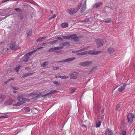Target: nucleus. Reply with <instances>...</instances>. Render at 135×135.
<instances>
[{
    "label": "nucleus",
    "instance_id": "f257e3e1",
    "mask_svg": "<svg viewBox=\"0 0 135 135\" xmlns=\"http://www.w3.org/2000/svg\"><path fill=\"white\" fill-rule=\"evenodd\" d=\"M37 51V50H34L31 52L26 53L24 56V59L23 61L27 62L28 61L30 57L33 54V53Z\"/></svg>",
    "mask_w": 135,
    "mask_h": 135
},
{
    "label": "nucleus",
    "instance_id": "f03ea898",
    "mask_svg": "<svg viewBox=\"0 0 135 135\" xmlns=\"http://www.w3.org/2000/svg\"><path fill=\"white\" fill-rule=\"evenodd\" d=\"M96 42L98 47L102 46L106 42L105 40L104 39H97Z\"/></svg>",
    "mask_w": 135,
    "mask_h": 135
},
{
    "label": "nucleus",
    "instance_id": "7ed1b4c3",
    "mask_svg": "<svg viewBox=\"0 0 135 135\" xmlns=\"http://www.w3.org/2000/svg\"><path fill=\"white\" fill-rule=\"evenodd\" d=\"M127 118L128 123H131L133 122V118H135L134 115L133 113L128 114L127 115Z\"/></svg>",
    "mask_w": 135,
    "mask_h": 135
},
{
    "label": "nucleus",
    "instance_id": "20e7f679",
    "mask_svg": "<svg viewBox=\"0 0 135 135\" xmlns=\"http://www.w3.org/2000/svg\"><path fill=\"white\" fill-rule=\"evenodd\" d=\"M92 64L91 61H85L80 62L79 63V65L84 66L87 67L90 66Z\"/></svg>",
    "mask_w": 135,
    "mask_h": 135
},
{
    "label": "nucleus",
    "instance_id": "39448f33",
    "mask_svg": "<svg viewBox=\"0 0 135 135\" xmlns=\"http://www.w3.org/2000/svg\"><path fill=\"white\" fill-rule=\"evenodd\" d=\"M66 11L70 15H73L77 11L74 8H72L67 9Z\"/></svg>",
    "mask_w": 135,
    "mask_h": 135
},
{
    "label": "nucleus",
    "instance_id": "423d86ee",
    "mask_svg": "<svg viewBox=\"0 0 135 135\" xmlns=\"http://www.w3.org/2000/svg\"><path fill=\"white\" fill-rule=\"evenodd\" d=\"M70 40H73L76 42H78L80 40V38L77 37L76 34H73L70 36Z\"/></svg>",
    "mask_w": 135,
    "mask_h": 135
},
{
    "label": "nucleus",
    "instance_id": "0eeeda50",
    "mask_svg": "<svg viewBox=\"0 0 135 135\" xmlns=\"http://www.w3.org/2000/svg\"><path fill=\"white\" fill-rule=\"evenodd\" d=\"M10 48L12 50H14L16 49H20L19 46L18 45L16 44L15 43L12 44L10 47Z\"/></svg>",
    "mask_w": 135,
    "mask_h": 135
},
{
    "label": "nucleus",
    "instance_id": "6e6552de",
    "mask_svg": "<svg viewBox=\"0 0 135 135\" xmlns=\"http://www.w3.org/2000/svg\"><path fill=\"white\" fill-rule=\"evenodd\" d=\"M86 1H84L83 0L82 1V3H83V4L81 9V13H83L86 9Z\"/></svg>",
    "mask_w": 135,
    "mask_h": 135
},
{
    "label": "nucleus",
    "instance_id": "1a4fd4ad",
    "mask_svg": "<svg viewBox=\"0 0 135 135\" xmlns=\"http://www.w3.org/2000/svg\"><path fill=\"white\" fill-rule=\"evenodd\" d=\"M13 100L12 98H10L6 100L4 103L5 105H9L12 104Z\"/></svg>",
    "mask_w": 135,
    "mask_h": 135
},
{
    "label": "nucleus",
    "instance_id": "9d476101",
    "mask_svg": "<svg viewBox=\"0 0 135 135\" xmlns=\"http://www.w3.org/2000/svg\"><path fill=\"white\" fill-rule=\"evenodd\" d=\"M88 53L89 54L96 55L100 53L101 52V51H93L88 50Z\"/></svg>",
    "mask_w": 135,
    "mask_h": 135
},
{
    "label": "nucleus",
    "instance_id": "9b49d317",
    "mask_svg": "<svg viewBox=\"0 0 135 135\" xmlns=\"http://www.w3.org/2000/svg\"><path fill=\"white\" fill-rule=\"evenodd\" d=\"M17 99L21 103V104H23L25 103V101L27 100L26 99L23 98L22 97H19Z\"/></svg>",
    "mask_w": 135,
    "mask_h": 135
},
{
    "label": "nucleus",
    "instance_id": "f8f14e48",
    "mask_svg": "<svg viewBox=\"0 0 135 135\" xmlns=\"http://www.w3.org/2000/svg\"><path fill=\"white\" fill-rule=\"evenodd\" d=\"M22 110L25 113H26L30 112V109L29 107H28L23 108Z\"/></svg>",
    "mask_w": 135,
    "mask_h": 135
},
{
    "label": "nucleus",
    "instance_id": "ddd939ff",
    "mask_svg": "<svg viewBox=\"0 0 135 135\" xmlns=\"http://www.w3.org/2000/svg\"><path fill=\"white\" fill-rule=\"evenodd\" d=\"M56 92V91L55 90L52 89L51 90L50 93H47L45 95H43L42 96V97L44 98L46 96L49 95L50 94H53L55 93Z\"/></svg>",
    "mask_w": 135,
    "mask_h": 135
},
{
    "label": "nucleus",
    "instance_id": "4468645a",
    "mask_svg": "<svg viewBox=\"0 0 135 135\" xmlns=\"http://www.w3.org/2000/svg\"><path fill=\"white\" fill-rule=\"evenodd\" d=\"M78 73L75 72L73 73L70 75V76L71 79H75L77 77V75Z\"/></svg>",
    "mask_w": 135,
    "mask_h": 135
},
{
    "label": "nucleus",
    "instance_id": "2eb2a0df",
    "mask_svg": "<svg viewBox=\"0 0 135 135\" xmlns=\"http://www.w3.org/2000/svg\"><path fill=\"white\" fill-rule=\"evenodd\" d=\"M114 49L112 48H109L108 49V51L110 54H113L114 52Z\"/></svg>",
    "mask_w": 135,
    "mask_h": 135
},
{
    "label": "nucleus",
    "instance_id": "dca6fc26",
    "mask_svg": "<svg viewBox=\"0 0 135 135\" xmlns=\"http://www.w3.org/2000/svg\"><path fill=\"white\" fill-rule=\"evenodd\" d=\"M106 135H112L113 132L112 130L108 129H107L105 132Z\"/></svg>",
    "mask_w": 135,
    "mask_h": 135
},
{
    "label": "nucleus",
    "instance_id": "f3484780",
    "mask_svg": "<svg viewBox=\"0 0 135 135\" xmlns=\"http://www.w3.org/2000/svg\"><path fill=\"white\" fill-rule=\"evenodd\" d=\"M102 4V3L100 2L96 3L95 4L93 5V8H98L100 7Z\"/></svg>",
    "mask_w": 135,
    "mask_h": 135
},
{
    "label": "nucleus",
    "instance_id": "a211bd4d",
    "mask_svg": "<svg viewBox=\"0 0 135 135\" xmlns=\"http://www.w3.org/2000/svg\"><path fill=\"white\" fill-rule=\"evenodd\" d=\"M121 108V104H118L116 106L115 110L119 112Z\"/></svg>",
    "mask_w": 135,
    "mask_h": 135
},
{
    "label": "nucleus",
    "instance_id": "6ab92c4d",
    "mask_svg": "<svg viewBox=\"0 0 135 135\" xmlns=\"http://www.w3.org/2000/svg\"><path fill=\"white\" fill-rule=\"evenodd\" d=\"M126 85L125 84L121 85L118 88V91H122L125 88Z\"/></svg>",
    "mask_w": 135,
    "mask_h": 135
},
{
    "label": "nucleus",
    "instance_id": "aec40b11",
    "mask_svg": "<svg viewBox=\"0 0 135 135\" xmlns=\"http://www.w3.org/2000/svg\"><path fill=\"white\" fill-rule=\"evenodd\" d=\"M88 52V51H86L84 52L77 53V54L76 55H77L78 56L85 55L88 54H89Z\"/></svg>",
    "mask_w": 135,
    "mask_h": 135
},
{
    "label": "nucleus",
    "instance_id": "412c9836",
    "mask_svg": "<svg viewBox=\"0 0 135 135\" xmlns=\"http://www.w3.org/2000/svg\"><path fill=\"white\" fill-rule=\"evenodd\" d=\"M31 111L32 113L34 114H36L39 112L38 110L36 108H33L31 109Z\"/></svg>",
    "mask_w": 135,
    "mask_h": 135
},
{
    "label": "nucleus",
    "instance_id": "4be33fe9",
    "mask_svg": "<svg viewBox=\"0 0 135 135\" xmlns=\"http://www.w3.org/2000/svg\"><path fill=\"white\" fill-rule=\"evenodd\" d=\"M75 59V57L67 59L64 60V62H68L72 61Z\"/></svg>",
    "mask_w": 135,
    "mask_h": 135
},
{
    "label": "nucleus",
    "instance_id": "5701e85b",
    "mask_svg": "<svg viewBox=\"0 0 135 135\" xmlns=\"http://www.w3.org/2000/svg\"><path fill=\"white\" fill-rule=\"evenodd\" d=\"M97 67L94 66V67L93 68L91 69L89 72V74H91L93 73L94 72H95V70L97 69Z\"/></svg>",
    "mask_w": 135,
    "mask_h": 135
},
{
    "label": "nucleus",
    "instance_id": "b1692460",
    "mask_svg": "<svg viewBox=\"0 0 135 135\" xmlns=\"http://www.w3.org/2000/svg\"><path fill=\"white\" fill-rule=\"evenodd\" d=\"M68 26V24L67 22H65L61 24V26L62 28H66Z\"/></svg>",
    "mask_w": 135,
    "mask_h": 135
},
{
    "label": "nucleus",
    "instance_id": "393cba45",
    "mask_svg": "<svg viewBox=\"0 0 135 135\" xmlns=\"http://www.w3.org/2000/svg\"><path fill=\"white\" fill-rule=\"evenodd\" d=\"M35 73H25L23 74V77H25L27 76H28L31 75H32L33 74Z\"/></svg>",
    "mask_w": 135,
    "mask_h": 135
},
{
    "label": "nucleus",
    "instance_id": "a878e982",
    "mask_svg": "<svg viewBox=\"0 0 135 135\" xmlns=\"http://www.w3.org/2000/svg\"><path fill=\"white\" fill-rule=\"evenodd\" d=\"M88 48H89V47L88 46L87 47H85L84 48H83L82 49H81L78 50H77V51H76V52L82 51H84L85 50H86L88 49Z\"/></svg>",
    "mask_w": 135,
    "mask_h": 135
},
{
    "label": "nucleus",
    "instance_id": "bb28decb",
    "mask_svg": "<svg viewBox=\"0 0 135 135\" xmlns=\"http://www.w3.org/2000/svg\"><path fill=\"white\" fill-rule=\"evenodd\" d=\"M88 48H89V47L88 46L87 47H85L84 48H83L82 49H81L78 50H77V51H76V52L82 51H84L85 50H86L88 49Z\"/></svg>",
    "mask_w": 135,
    "mask_h": 135
},
{
    "label": "nucleus",
    "instance_id": "cd10ccee",
    "mask_svg": "<svg viewBox=\"0 0 135 135\" xmlns=\"http://www.w3.org/2000/svg\"><path fill=\"white\" fill-rule=\"evenodd\" d=\"M60 46L55 47V50H60L63 48L62 45L61 44H59Z\"/></svg>",
    "mask_w": 135,
    "mask_h": 135
},
{
    "label": "nucleus",
    "instance_id": "c85d7f7f",
    "mask_svg": "<svg viewBox=\"0 0 135 135\" xmlns=\"http://www.w3.org/2000/svg\"><path fill=\"white\" fill-rule=\"evenodd\" d=\"M101 122L99 120H98L96 121L95 123L96 127H99L101 125Z\"/></svg>",
    "mask_w": 135,
    "mask_h": 135
},
{
    "label": "nucleus",
    "instance_id": "c756f323",
    "mask_svg": "<svg viewBox=\"0 0 135 135\" xmlns=\"http://www.w3.org/2000/svg\"><path fill=\"white\" fill-rule=\"evenodd\" d=\"M46 37H42L39 38L37 40V42H41L44 39H45Z\"/></svg>",
    "mask_w": 135,
    "mask_h": 135
},
{
    "label": "nucleus",
    "instance_id": "7c9ffc66",
    "mask_svg": "<svg viewBox=\"0 0 135 135\" xmlns=\"http://www.w3.org/2000/svg\"><path fill=\"white\" fill-rule=\"evenodd\" d=\"M32 32L31 31L27 30V33L28 37H30L32 36Z\"/></svg>",
    "mask_w": 135,
    "mask_h": 135
},
{
    "label": "nucleus",
    "instance_id": "2f4dec72",
    "mask_svg": "<svg viewBox=\"0 0 135 135\" xmlns=\"http://www.w3.org/2000/svg\"><path fill=\"white\" fill-rule=\"evenodd\" d=\"M49 62L48 61H46L44 62L43 64H42L41 65V66L43 67H44L46 65H47L49 64Z\"/></svg>",
    "mask_w": 135,
    "mask_h": 135
},
{
    "label": "nucleus",
    "instance_id": "473e14b6",
    "mask_svg": "<svg viewBox=\"0 0 135 135\" xmlns=\"http://www.w3.org/2000/svg\"><path fill=\"white\" fill-rule=\"evenodd\" d=\"M112 21V20L110 18H107L104 19L103 20V22L106 23H109L110 22Z\"/></svg>",
    "mask_w": 135,
    "mask_h": 135
},
{
    "label": "nucleus",
    "instance_id": "72a5a7b5",
    "mask_svg": "<svg viewBox=\"0 0 135 135\" xmlns=\"http://www.w3.org/2000/svg\"><path fill=\"white\" fill-rule=\"evenodd\" d=\"M61 44L62 45V46L63 47L64 46H67V45H70V43L68 42H63L62 44Z\"/></svg>",
    "mask_w": 135,
    "mask_h": 135
},
{
    "label": "nucleus",
    "instance_id": "f704fd0d",
    "mask_svg": "<svg viewBox=\"0 0 135 135\" xmlns=\"http://www.w3.org/2000/svg\"><path fill=\"white\" fill-rule=\"evenodd\" d=\"M21 67H22V66H19L18 67H16V68L15 69V70H16L17 72H18L20 68Z\"/></svg>",
    "mask_w": 135,
    "mask_h": 135
},
{
    "label": "nucleus",
    "instance_id": "c9c22d12",
    "mask_svg": "<svg viewBox=\"0 0 135 135\" xmlns=\"http://www.w3.org/2000/svg\"><path fill=\"white\" fill-rule=\"evenodd\" d=\"M5 99V97L4 96L2 95H0V100H1L2 101H3Z\"/></svg>",
    "mask_w": 135,
    "mask_h": 135
},
{
    "label": "nucleus",
    "instance_id": "e433bc0d",
    "mask_svg": "<svg viewBox=\"0 0 135 135\" xmlns=\"http://www.w3.org/2000/svg\"><path fill=\"white\" fill-rule=\"evenodd\" d=\"M8 117V116L7 115H2L0 117V119L7 118Z\"/></svg>",
    "mask_w": 135,
    "mask_h": 135
},
{
    "label": "nucleus",
    "instance_id": "4c0bfd02",
    "mask_svg": "<svg viewBox=\"0 0 135 135\" xmlns=\"http://www.w3.org/2000/svg\"><path fill=\"white\" fill-rule=\"evenodd\" d=\"M57 42L58 41L57 40H54L48 43V44H53L55 43H56V42Z\"/></svg>",
    "mask_w": 135,
    "mask_h": 135
},
{
    "label": "nucleus",
    "instance_id": "58836bf2",
    "mask_svg": "<svg viewBox=\"0 0 135 135\" xmlns=\"http://www.w3.org/2000/svg\"><path fill=\"white\" fill-rule=\"evenodd\" d=\"M62 37L64 39H66L67 40H70V36H63Z\"/></svg>",
    "mask_w": 135,
    "mask_h": 135
},
{
    "label": "nucleus",
    "instance_id": "ea45409f",
    "mask_svg": "<svg viewBox=\"0 0 135 135\" xmlns=\"http://www.w3.org/2000/svg\"><path fill=\"white\" fill-rule=\"evenodd\" d=\"M56 16H57V15L56 14H54V15H53L51 17L49 18V20H51L52 19L55 18V17H56Z\"/></svg>",
    "mask_w": 135,
    "mask_h": 135
},
{
    "label": "nucleus",
    "instance_id": "a19ab883",
    "mask_svg": "<svg viewBox=\"0 0 135 135\" xmlns=\"http://www.w3.org/2000/svg\"><path fill=\"white\" fill-rule=\"evenodd\" d=\"M69 78V76H62L61 79H66Z\"/></svg>",
    "mask_w": 135,
    "mask_h": 135
},
{
    "label": "nucleus",
    "instance_id": "79ce46f5",
    "mask_svg": "<svg viewBox=\"0 0 135 135\" xmlns=\"http://www.w3.org/2000/svg\"><path fill=\"white\" fill-rule=\"evenodd\" d=\"M126 132L125 131H123L120 133L121 135H126Z\"/></svg>",
    "mask_w": 135,
    "mask_h": 135
},
{
    "label": "nucleus",
    "instance_id": "37998d69",
    "mask_svg": "<svg viewBox=\"0 0 135 135\" xmlns=\"http://www.w3.org/2000/svg\"><path fill=\"white\" fill-rule=\"evenodd\" d=\"M22 104H21V102H18L15 105V106H19Z\"/></svg>",
    "mask_w": 135,
    "mask_h": 135
},
{
    "label": "nucleus",
    "instance_id": "c03bdc74",
    "mask_svg": "<svg viewBox=\"0 0 135 135\" xmlns=\"http://www.w3.org/2000/svg\"><path fill=\"white\" fill-rule=\"evenodd\" d=\"M14 79L13 78H11V79H10L8 80L7 81H6L4 83V84H6L7 83H8V81H9V80H13V79Z\"/></svg>",
    "mask_w": 135,
    "mask_h": 135
},
{
    "label": "nucleus",
    "instance_id": "a18cd8bd",
    "mask_svg": "<svg viewBox=\"0 0 135 135\" xmlns=\"http://www.w3.org/2000/svg\"><path fill=\"white\" fill-rule=\"evenodd\" d=\"M55 47L54 48H50V49H49V52H50V51H53L54 50H55Z\"/></svg>",
    "mask_w": 135,
    "mask_h": 135
},
{
    "label": "nucleus",
    "instance_id": "49530a36",
    "mask_svg": "<svg viewBox=\"0 0 135 135\" xmlns=\"http://www.w3.org/2000/svg\"><path fill=\"white\" fill-rule=\"evenodd\" d=\"M15 10L18 12H20L21 11V10L20 9L18 8H16Z\"/></svg>",
    "mask_w": 135,
    "mask_h": 135
},
{
    "label": "nucleus",
    "instance_id": "de8ad7c7",
    "mask_svg": "<svg viewBox=\"0 0 135 135\" xmlns=\"http://www.w3.org/2000/svg\"><path fill=\"white\" fill-rule=\"evenodd\" d=\"M41 93H39V94H37L31 93V94H30V95H38V94H40V96H41Z\"/></svg>",
    "mask_w": 135,
    "mask_h": 135
},
{
    "label": "nucleus",
    "instance_id": "09e8293b",
    "mask_svg": "<svg viewBox=\"0 0 135 135\" xmlns=\"http://www.w3.org/2000/svg\"><path fill=\"white\" fill-rule=\"evenodd\" d=\"M53 83L54 84H56L57 85H59V84L57 81H54Z\"/></svg>",
    "mask_w": 135,
    "mask_h": 135
},
{
    "label": "nucleus",
    "instance_id": "8fccbe9b",
    "mask_svg": "<svg viewBox=\"0 0 135 135\" xmlns=\"http://www.w3.org/2000/svg\"><path fill=\"white\" fill-rule=\"evenodd\" d=\"M59 68L58 67H54L53 68L54 70H55L57 69H58Z\"/></svg>",
    "mask_w": 135,
    "mask_h": 135
},
{
    "label": "nucleus",
    "instance_id": "3c124183",
    "mask_svg": "<svg viewBox=\"0 0 135 135\" xmlns=\"http://www.w3.org/2000/svg\"><path fill=\"white\" fill-rule=\"evenodd\" d=\"M81 3H79L78 4V7L79 8H80L81 5Z\"/></svg>",
    "mask_w": 135,
    "mask_h": 135
},
{
    "label": "nucleus",
    "instance_id": "603ef678",
    "mask_svg": "<svg viewBox=\"0 0 135 135\" xmlns=\"http://www.w3.org/2000/svg\"><path fill=\"white\" fill-rule=\"evenodd\" d=\"M57 39L58 40H63L61 38V37H57Z\"/></svg>",
    "mask_w": 135,
    "mask_h": 135
},
{
    "label": "nucleus",
    "instance_id": "864d4df0",
    "mask_svg": "<svg viewBox=\"0 0 135 135\" xmlns=\"http://www.w3.org/2000/svg\"><path fill=\"white\" fill-rule=\"evenodd\" d=\"M12 88L13 89H18V88L17 87H12Z\"/></svg>",
    "mask_w": 135,
    "mask_h": 135
},
{
    "label": "nucleus",
    "instance_id": "5fc2aeb1",
    "mask_svg": "<svg viewBox=\"0 0 135 135\" xmlns=\"http://www.w3.org/2000/svg\"><path fill=\"white\" fill-rule=\"evenodd\" d=\"M64 60L61 61H58L56 62L57 63H59V62H64Z\"/></svg>",
    "mask_w": 135,
    "mask_h": 135
},
{
    "label": "nucleus",
    "instance_id": "6e6d98bb",
    "mask_svg": "<svg viewBox=\"0 0 135 135\" xmlns=\"http://www.w3.org/2000/svg\"><path fill=\"white\" fill-rule=\"evenodd\" d=\"M25 69L26 70H29L30 69V67H26Z\"/></svg>",
    "mask_w": 135,
    "mask_h": 135
},
{
    "label": "nucleus",
    "instance_id": "4d7b16f0",
    "mask_svg": "<svg viewBox=\"0 0 135 135\" xmlns=\"http://www.w3.org/2000/svg\"><path fill=\"white\" fill-rule=\"evenodd\" d=\"M43 48V47H38V48H37V49H36V50H38V49H42V48Z\"/></svg>",
    "mask_w": 135,
    "mask_h": 135
},
{
    "label": "nucleus",
    "instance_id": "13d9d810",
    "mask_svg": "<svg viewBox=\"0 0 135 135\" xmlns=\"http://www.w3.org/2000/svg\"><path fill=\"white\" fill-rule=\"evenodd\" d=\"M105 8H110V9H111V8H110L109 7L107 6H106L105 7Z\"/></svg>",
    "mask_w": 135,
    "mask_h": 135
},
{
    "label": "nucleus",
    "instance_id": "bf43d9fd",
    "mask_svg": "<svg viewBox=\"0 0 135 135\" xmlns=\"http://www.w3.org/2000/svg\"><path fill=\"white\" fill-rule=\"evenodd\" d=\"M7 2V1H6V0H4V1H3L2 2V3H5V2Z\"/></svg>",
    "mask_w": 135,
    "mask_h": 135
},
{
    "label": "nucleus",
    "instance_id": "052dcab7",
    "mask_svg": "<svg viewBox=\"0 0 135 135\" xmlns=\"http://www.w3.org/2000/svg\"><path fill=\"white\" fill-rule=\"evenodd\" d=\"M17 92V91H15V90H13V93H16Z\"/></svg>",
    "mask_w": 135,
    "mask_h": 135
},
{
    "label": "nucleus",
    "instance_id": "680f3d73",
    "mask_svg": "<svg viewBox=\"0 0 135 135\" xmlns=\"http://www.w3.org/2000/svg\"><path fill=\"white\" fill-rule=\"evenodd\" d=\"M55 78H59V76H55Z\"/></svg>",
    "mask_w": 135,
    "mask_h": 135
},
{
    "label": "nucleus",
    "instance_id": "e2e57ef3",
    "mask_svg": "<svg viewBox=\"0 0 135 135\" xmlns=\"http://www.w3.org/2000/svg\"><path fill=\"white\" fill-rule=\"evenodd\" d=\"M55 52H60V51H55Z\"/></svg>",
    "mask_w": 135,
    "mask_h": 135
},
{
    "label": "nucleus",
    "instance_id": "0e129e2a",
    "mask_svg": "<svg viewBox=\"0 0 135 135\" xmlns=\"http://www.w3.org/2000/svg\"><path fill=\"white\" fill-rule=\"evenodd\" d=\"M61 77H62V76H61L60 75H59V78H61Z\"/></svg>",
    "mask_w": 135,
    "mask_h": 135
},
{
    "label": "nucleus",
    "instance_id": "69168bd1",
    "mask_svg": "<svg viewBox=\"0 0 135 135\" xmlns=\"http://www.w3.org/2000/svg\"><path fill=\"white\" fill-rule=\"evenodd\" d=\"M21 19H22V17H21Z\"/></svg>",
    "mask_w": 135,
    "mask_h": 135
},
{
    "label": "nucleus",
    "instance_id": "338daca9",
    "mask_svg": "<svg viewBox=\"0 0 135 135\" xmlns=\"http://www.w3.org/2000/svg\"><path fill=\"white\" fill-rule=\"evenodd\" d=\"M9 0H6V1H7H7H9Z\"/></svg>",
    "mask_w": 135,
    "mask_h": 135
},
{
    "label": "nucleus",
    "instance_id": "774afa93",
    "mask_svg": "<svg viewBox=\"0 0 135 135\" xmlns=\"http://www.w3.org/2000/svg\"><path fill=\"white\" fill-rule=\"evenodd\" d=\"M51 13H53V11H51Z\"/></svg>",
    "mask_w": 135,
    "mask_h": 135
}]
</instances>
